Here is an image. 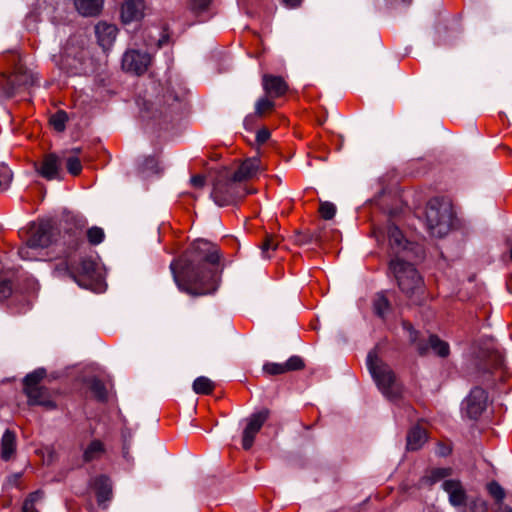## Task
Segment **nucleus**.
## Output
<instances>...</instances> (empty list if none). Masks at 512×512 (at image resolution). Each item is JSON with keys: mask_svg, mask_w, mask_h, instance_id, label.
Segmentation results:
<instances>
[{"mask_svg": "<svg viewBox=\"0 0 512 512\" xmlns=\"http://www.w3.org/2000/svg\"><path fill=\"white\" fill-rule=\"evenodd\" d=\"M220 259L215 244L197 239L189 250L170 264L178 288L191 295L203 296L217 289L218 271L215 265Z\"/></svg>", "mask_w": 512, "mask_h": 512, "instance_id": "obj_1", "label": "nucleus"}, {"mask_svg": "<svg viewBox=\"0 0 512 512\" xmlns=\"http://www.w3.org/2000/svg\"><path fill=\"white\" fill-rule=\"evenodd\" d=\"M367 367L382 394L391 399H397L401 396L402 387L397 381L393 370L378 358L375 351L367 355Z\"/></svg>", "mask_w": 512, "mask_h": 512, "instance_id": "obj_2", "label": "nucleus"}, {"mask_svg": "<svg viewBox=\"0 0 512 512\" xmlns=\"http://www.w3.org/2000/svg\"><path fill=\"white\" fill-rule=\"evenodd\" d=\"M79 241L76 240L72 247H69L65 255L54 267L56 276H69L76 280L78 275L88 276L95 270V263L79 252Z\"/></svg>", "mask_w": 512, "mask_h": 512, "instance_id": "obj_3", "label": "nucleus"}, {"mask_svg": "<svg viewBox=\"0 0 512 512\" xmlns=\"http://www.w3.org/2000/svg\"><path fill=\"white\" fill-rule=\"evenodd\" d=\"M389 269L395 276L399 288L407 297L412 298L420 293L423 280L412 264L402 258L391 259Z\"/></svg>", "mask_w": 512, "mask_h": 512, "instance_id": "obj_4", "label": "nucleus"}, {"mask_svg": "<svg viewBox=\"0 0 512 512\" xmlns=\"http://www.w3.org/2000/svg\"><path fill=\"white\" fill-rule=\"evenodd\" d=\"M427 227L432 236L443 237L448 234L453 222V210L448 202L435 199L426 209Z\"/></svg>", "mask_w": 512, "mask_h": 512, "instance_id": "obj_5", "label": "nucleus"}, {"mask_svg": "<svg viewBox=\"0 0 512 512\" xmlns=\"http://www.w3.org/2000/svg\"><path fill=\"white\" fill-rule=\"evenodd\" d=\"M250 191L242 187L233 177L218 180L214 184L211 197L218 206H227L242 199Z\"/></svg>", "mask_w": 512, "mask_h": 512, "instance_id": "obj_6", "label": "nucleus"}, {"mask_svg": "<svg viewBox=\"0 0 512 512\" xmlns=\"http://www.w3.org/2000/svg\"><path fill=\"white\" fill-rule=\"evenodd\" d=\"M151 64V56L147 52L137 49L127 50L122 57V68L126 72L142 75Z\"/></svg>", "mask_w": 512, "mask_h": 512, "instance_id": "obj_7", "label": "nucleus"}, {"mask_svg": "<svg viewBox=\"0 0 512 512\" xmlns=\"http://www.w3.org/2000/svg\"><path fill=\"white\" fill-rule=\"evenodd\" d=\"M270 411L266 408L253 413L247 419V426L243 431L242 446L245 450L252 447L256 434L260 431L261 427L268 419Z\"/></svg>", "mask_w": 512, "mask_h": 512, "instance_id": "obj_8", "label": "nucleus"}, {"mask_svg": "<svg viewBox=\"0 0 512 512\" xmlns=\"http://www.w3.org/2000/svg\"><path fill=\"white\" fill-rule=\"evenodd\" d=\"M389 246H390V255L391 259L401 258L400 255L403 254L405 257H408V254L412 250V244L408 242L399 228L393 224H390L387 228Z\"/></svg>", "mask_w": 512, "mask_h": 512, "instance_id": "obj_9", "label": "nucleus"}, {"mask_svg": "<svg viewBox=\"0 0 512 512\" xmlns=\"http://www.w3.org/2000/svg\"><path fill=\"white\" fill-rule=\"evenodd\" d=\"M487 404V393L479 387L471 390L464 401V409L471 419H477L485 410Z\"/></svg>", "mask_w": 512, "mask_h": 512, "instance_id": "obj_10", "label": "nucleus"}, {"mask_svg": "<svg viewBox=\"0 0 512 512\" xmlns=\"http://www.w3.org/2000/svg\"><path fill=\"white\" fill-rule=\"evenodd\" d=\"M36 172L44 179L61 180V161L59 157L50 153L44 156L40 164L34 163Z\"/></svg>", "mask_w": 512, "mask_h": 512, "instance_id": "obj_11", "label": "nucleus"}, {"mask_svg": "<svg viewBox=\"0 0 512 512\" xmlns=\"http://www.w3.org/2000/svg\"><path fill=\"white\" fill-rule=\"evenodd\" d=\"M28 241L30 242V245H34L38 249L48 247L52 241V229L49 222L32 224L30 227V237Z\"/></svg>", "mask_w": 512, "mask_h": 512, "instance_id": "obj_12", "label": "nucleus"}, {"mask_svg": "<svg viewBox=\"0 0 512 512\" xmlns=\"http://www.w3.org/2000/svg\"><path fill=\"white\" fill-rule=\"evenodd\" d=\"M262 88L265 95L275 99L285 95L288 90V84L281 76L263 74Z\"/></svg>", "mask_w": 512, "mask_h": 512, "instance_id": "obj_13", "label": "nucleus"}, {"mask_svg": "<svg viewBox=\"0 0 512 512\" xmlns=\"http://www.w3.org/2000/svg\"><path fill=\"white\" fill-rule=\"evenodd\" d=\"M443 490L448 494L449 502L454 507L464 506L467 500L466 491L459 480L448 479L442 483Z\"/></svg>", "mask_w": 512, "mask_h": 512, "instance_id": "obj_14", "label": "nucleus"}, {"mask_svg": "<svg viewBox=\"0 0 512 512\" xmlns=\"http://www.w3.org/2000/svg\"><path fill=\"white\" fill-rule=\"evenodd\" d=\"M261 170L260 160L252 157L244 160L238 169L233 173L232 177L237 182H242L255 177Z\"/></svg>", "mask_w": 512, "mask_h": 512, "instance_id": "obj_15", "label": "nucleus"}, {"mask_svg": "<svg viewBox=\"0 0 512 512\" xmlns=\"http://www.w3.org/2000/svg\"><path fill=\"white\" fill-rule=\"evenodd\" d=\"M145 3L143 0H127L121 9L124 23L139 21L144 17Z\"/></svg>", "mask_w": 512, "mask_h": 512, "instance_id": "obj_16", "label": "nucleus"}, {"mask_svg": "<svg viewBox=\"0 0 512 512\" xmlns=\"http://www.w3.org/2000/svg\"><path fill=\"white\" fill-rule=\"evenodd\" d=\"M118 29L115 25L106 22H100L95 26V33L98 43L104 49L109 48L116 39Z\"/></svg>", "mask_w": 512, "mask_h": 512, "instance_id": "obj_17", "label": "nucleus"}, {"mask_svg": "<svg viewBox=\"0 0 512 512\" xmlns=\"http://www.w3.org/2000/svg\"><path fill=\"white\" fill-rule=\"evenodd\" d=\"M104 0H74L77 12L84 17L97 16L103 8Z\"/></svg>", "mask_w": 512, "mask_h": 512, "instance_id": "obj_18", "label": "nucleus"}, {"mask_svg": "<svg viewBox=\"0 0 512 512\" xmlns=\"http://www.w3.org/2000/svg\"><path fill=\"white\" fill-rule=\"evenodd\" d=\"M46 371L43 368L34 370L24 378V393L26 396H33L36 387H40L41 381L45 378Z\"/></svg>", "mask_w": 512, "mask_h": 512, "instance_id": "obj_19", "label": "nucleus"}, {"mask_svg": "<svg viewBox=\"0 0 512 512\" xmlns=\"http://www.w3.org/2000/svg\"><path fill=\"white\" fill-rule=\"evenodd\" d=\"M16 450V434L6 430L1 438V458L8 461Z\"/></svg>", "mask_w": 512, "mask_h": 512, "instance_id": "obj_20", "label": "nucleus"}, {"mask_svg": "<svg viewBox=\"0 0 512 512\" xmlns=\"http://www.w3.org/2000/svg\"><path fill=\"white\" fill-rule=\"evenodd\" d=\"M29 405H41L46 408H55L54 402L50 399L48 390L43 387H36V391L33 396H27Z\"/></svg>", "mask_w": 512, "mask_h": 512, "instance_id": "obj_21", "label": "nucleus"}, {"mask_svg": "<svg viewBox=\"0 0 512 512\" xmlns=\"http://www.w3.org/2000/svg\"><path fill=\"white\" fill-rule=\"evenodd\" d=\"M451 472L452 470L450 468H434L420 479L419 485L421 487L431 486L436 482L441 481L446 477L450 476Z\"/></svg>", "mask_w": 512, "mask_h": 512, "instance_id": "obj_22", "label": "nucleus"}, {"mask_svg": "<svg viewBox=\"0 0 512 512\" xmlns=\"http://www.w3.org/2000/svg\"><path fill=\"white\" fill-rule=\"evenodd\" d=\"M426 438V431L423 428L419 426L412 428L407 435V448L409 450L419 449L425 443Z\"/></svg>", "mask_w": 512, "mask_h": 512, "instance_id": "obj_23", "label": "nucleus"}, {"mask_svg": "<svg viewBox=\"0 0 512 512\" xmlns=\"http://www.w3.org/2000/svg\"><path fill=\"white\" fill-rule=\"evenodd\" d=\"M105 452L104 444L100 440H93L85 448L83 452V460L85 462H91L99 459Z\"/></svg>", "mask_w": 512, "mask_h": 512, "instance_id": "obj_24", "label": "nucleus"}, {"mask_svg": "<svg viewBox=\"0 0 512 512\" xmlns=\"http://www.w3.org/2000/svg\"><path fill=\"white\" fill-rule=\"evenodd\" d=\"M486 488H487L489 495L495 500V502L497 504V508L499 506H506L503 503V501L506 497V493H505V490L503 489V487L498 482L492 481L487 484Z\"/></svg>", "mask_w": 512, "mask_h": 512, "instance_id": "obj_25", "label": "nucleus"}, {"mask_svg": "<svg viewBox=\"0 0 512 512\" xmlns=\"http://www.w3.org/2000/svg\"><path fill=\"white\" fill-rule=\"evenodd\" d=\"M18 254L23 260H39L41 258V249L30 245V242L27 240V242L19 248Z\"/></svg>", "mask_w": 512, "mask_h": 512, "instance_id": "obj_26", "label": "nucleus"}, {"mask_svg": "<svg viewBox=\"0 0 512 512\" xmlns=\"http://www.w3.org/2000/svg\"><path fill=\"white\" fill-rule=\"evenodd\" d=\"M275 107L274 98L267 95L259 98L255 103V115L262 117L266 112L273 110Z\"/></svg>", "mask_w": 512, "mask_h": 512, "instance_id": "obj_27", "label": "nucleus"}, {"mask_svg": "<svg viewBox=\"0 0 512 512\" xmlns=\"http://www.w3.org/2000/svg\"><path fill=\"white\" fill-rule=\"evenodd\" d=\"M213 389V382L205 376H200L193 382V390L197 394H209L213 391Z\"/></svg>", "mask_w": 512, "mask_h": 512, "instance_id": "obj_28", "label": "nucleus"}, {"mask_svg": "<svg viewBox=\"0 0 512 512\" xmlns=\"http://www.w3.org/2000/svg\"><path fill=\"white\" fill-rule=\"evenodd\" d=\"M42 500L43 493L41 491L31 493L23 504V512H38L37 506L41 504Z\"/></svg>", "mask_w": 512, "mask_h": 512, "instance_id": "obj_29", "label": "nucleus"}, {"mask_svg": "<svg viewBox=\"0 0 512 512\" xmlns=\"http://www.w3.org/2000/svg\"><path fill=\"white\" fill-rule=\"evenodd\" d=\"M12 180V170L4 162H0V191L7 190L10 187Z\"/></svg>", "mask_w": 512, "mask_h": 512, "instance_id": "obj_30", "label": "nucleus"}, {"mask_svg": "<svg viewBox=\"0 0 512 512\" xmlns=\"http://www.w3.org/2000/svg\"><path fill=\"white\" fill-rule=\"evenodd\" d=\"M430 348L439 356L445 357L449 354V346L446 342L441 341L437 336L429 337Z\"/></svg>", "mask_w": 512, "mask_h": 512, "instance_id": "obj_31", "label": "nucleus"}, {"mask_svg": "<svg viewBox=\"0 0 512 512\" xmlns=\"http://www.w3.org/2000/svg\"><path fill=\"white\" fill-rule=\"evenodd\" d=\"M67 120L66 112L58 111L50 118V123L56 131L62 132L65 130Z\"/></svg>", "mask_w": 512, "mask_h": 512, "instance_id": "obj_32", "label": "nucleus"}, {"mask_svg": "<svg viewBox=\"0 0 512 512\" xmlns=\"http://www.w3.org/2000/svg\"><path fill=\"white\" fill-rule=\"evenodd\" d=\"M90 389L98 400H106L107 391L105 385L100 380L93 379L90 384Z\"/></svg>", "mask_w": 512, "mask_h": 512, "instance_id": "obj_33", "label": "nucleus"}, {"mask_svg": "<svg viewBox=\"0 0 512 512\" xmlns=\"http://www.w3.org/2000/svg\"><path fill=\"white\" fill-rule=\"evenodd\" d=\"M319 213L324 220H331L336 214V206L329 201L321 202Z\"/></svg>", "mask_w": 512, "mask_h": 512, "instance_id": "obj_34", "label": "nucleus"}, {"mask_svg": "<svg viewBox=\"0 0 512 512\" xmlns=\"http://www.w3.org/2000/svg\"><path fill=\"white\" fill-rule=\"evenodd\" d=\"M105 234L102 228L94 226L87 231L88 241L92 245H98L104 240Z\"/></svg>", "mask_w": 512, "mask_h": 512, "instance_id": "obj_35", "label": "nucleus"}, {"mask_svg": "<svg viewBox=\"0 0 512 512\" xmlns=\"http://www.w3.org/2000/svg\"><path fill=\"white\" fill-rule=\"evenodd\" d=\"M13 58H14L13 74H15V79H10L9 78L8 81L12 82V83L17 82L18 84H24V85L33 84L34 83V79H33L32 75H29L25 79L18 78V74L22 73V66L15 62V60H16V56L15 55H13Z\"/></svg>", "mask_w": 512, "mask_h": 512, "instance_id": "obj_36", "label": "nucleus"}, {"mask_svg": "<svg viewBox=\"0 0 512 512\" xmlns=\"http://www.w3.org/2000/svg\"><path fill=\"white\" fill-rule=\"evenodd\" d=\"M388 309H389L388 299L384 295H378L374 301L375 313L380 317H384V315L386 314Z\"/></svg>", "mask_w": 512, "mask_h": 512, "instance_id": "obj_37", "label": "nucleus"}, {"mask_svg": "<svg viewBox=\"0 0 512 512\" xmlns=\"http://www.w3.org/2000/svg\"><path fill=\"white\" fill-rule=\"evenodd\" d=\"M277 248V242L274 240L273 237L268 236L264 240V242L261 245V254L262 257L265 259H269L271 257L270 251H274Z\"/></svg>", "mask_w": 512, "mask_h": 512, "instance_id": "obj_38", "label": "nucleus"}, {"mask_svg": "<svg viewBox=\"0 0 512 512\" xmlns=\"http://www.w3.org/2000/svg\"><path fill=\"white\" fill-rule=\"evenodd\" d=\"M304 367V362L299 356H292L284 363L285 372L300 370Z\"/></svg>", "mask_w": 512, "mask_h": 512, "instance_id": "obj_39", "label": "nucleus"}, {"mask_svg": "<svg viewBox=\"0 0 512 512\" xmlns=\"http://www.w3.org/2000/svg\"><path fill=\"white\" fill-rule=\"evenodd\" d=\"M66 167L71 175H78L82 171V164L77 157H69L66 161Z\"/></svg>", "mask_w": 512, "mask_h": 512, "instance_id": "obj_40", "label": "nucleus"}, {"mask_svg": "<svg viewBox=\"0 0 512 512\" xmlns=\"http://www.w3.org/2000/svg\"><path fill=\"white\" fill-rule=\"evenodd\" d=\"M263 370L265 373L270 374V375H279V374L286 373L285 369H284V363L269 362V363L264 364Z\"/></svg>", "mask_w": 512, "mask_h": 512, "instance_id": "obj_41", "label": "nucleus"}, {"mask_svg": "<svg viewBox=\"0 0 512 512\" xmlns=\"http://www.w3.org/2000/svg\"><path fill=\"white\" fill-rule=\"evenodd\" d=\"M469 509L471 512H486L487 511L486 501L481 498H476L470 502Z\"/></svg>", "mask_w": 512, "mask_h": 512, "instance_id": "obj_42", "label": "nucleus"}, {"mask_svg": "<svg viewBox=\"0 0 512 512\" xmlns=\"http://www.w3.org/2000/svg\"><path fill=\"white\" fill-rule=\"evenodd\" d=\"M12 294V284L8 280L0 282V300H5Z\"/></svg>", "mask_w": 512, "mask_h": 512, "instance_id": "obj_43", "label": "nucleus"}, {"mask_svg": "<svg viewBox=\"0 0 512 512\" xmlns=\"http://www.w3.org/2000/svg\"><path fill=\"white\" fill-rule=\"evenodd\" d=\"M98 482L103 484V488L100 490V492L98 494L99 501L106 500L108 498V494L110 493V488H109V486L107 484V478L100 477L98 479Z\"/></svg>", "mask_w": 512, "mask_h": 512, "instance_id": "obj_44", "label": "nucleus"}, {"mask_svg": "<svg viewBox=\"0 0 512 512\" xmlns=\"http://www.w3.org/2000/svg\"><path fill=\"white\" fill-rule=\"evenodd\" d=\"M210 2L211 0H190V5L195 11H203L209 6Z\"/></svg>", "mask_w": 512, "mask_h": 512, "instance_id": "obj_45", "label": "nucleus"}, {"mask_svg": "<svg viewBox=\"0 0 512 512\" xmlns=\"http://www.w3.org/2000/svg\"><path fill=\"white\" fill-rule=\"evenodd\" d=\"M270 138V131L266 128L260 129L256 134V141L259 144H263Z\"/></svg>", "mask_w": 512, "mask_h": 512, "instance_id": "obj_46", "label": "nucleus"}, {"mask_svg": "<svg viewBox=\"0 0 512 512\" xmlns=\"http://www.w3.org/2000/svg\"><path fill=\"white\" fill-rule=\"evenodd\" d=\"M191 184L195 188H202L205 184V178L202 175H195L191 178Z\"/></svg>", "mask_w": 512, "mask_h": 512, "instance_id": "obj_47", "label": "nucleus"}, {"mask_svg": "<svg viewBox=\"0 0 512 512\" xmlns=\"http://www.w3.org/2000/svg\"><path fill=\"white\" fill-rule=\"evenodd\" d=\"M283 2L289 8H296L301 4L302 0H283Z\"/></svg>", "mask_w": 512, "mask_h": 512, "instance_id": "obj_48", "label": "nucleus"}, {"mask_svg": "<svg viewBox=\"0 0 512 512\" xmlns=\"http://www.w3.org/2000/svg\"><path fill=\"white\" fill-rule=\"evenodd\" d=\"M497 512H512V508L509 506H499Z\"/></svg>", "mask_w": 512, "mask_h": 512, "instance_id": "obj_49", "label": "nucleus"}, {"mask_svg": "<svg viewBox=\"0 0 512 512\" xmlns=\"http://www.w3.org/2000/svg\"><path fill=\"white\" fill-rule=\"evenodd\" d=\"M418 350H419V353H420V354H424V353H426L427 348H426V347H423V346H421V345H419V346H418Z\"/></svg>", "mask_w": 512, "mask_h": 512, "instance_id": "obj_50", "label": "nucleus"}, {"mask_svg": "<svg viewBox=\"0 0 512 512\" xmlns=\"http://www.w3.org/2000/svg\"><path fill=\"white\" fill-rule=\"evenodd\" d=\"M405 328H407L408 330H412V327L410 325H404Z\"/></svg>", "mask_w": 512, "mask_h": 512, "instance_id": "obj_51", "label": "nucleus"}, {"mask_svg": "<svg viewBox=\"0 0 512 512\" xmlns=\"http://www.w3.org/2000/svg\"><path fill=\"white\" fill-rule=\"evenodd\" d=\"M162 44H163V41H162V40H159L158 45H159V46H162Z\"/></svg>", "mask_w": 512, "mask_h": 512, "instance_id": "obj_52", "label": "nucleus"}, {"mask_svg": "<svg viewBox=\"0 0 512 512\" xmlns=\"http://www.w3.org/2000/svg\"><path fill=\"white\" fill-rule=\"evenodd\" d=\"M510 258L512 260V246H511V249H510Z\"/></svg>", "mask_w": 512, "mask_h": 512, "instance_id": "obj_53", "label": "nucleus"}]
</instances>
